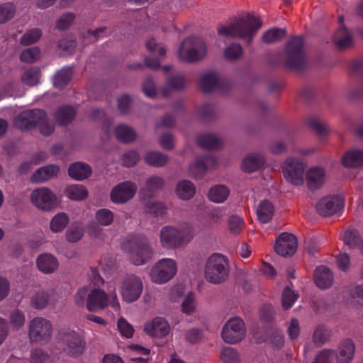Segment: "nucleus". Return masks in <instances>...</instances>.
<instances>
[{
	"mask_svg": "<svg viewBox=\"0 0 363 363\" xmlns=\"http://www.w3.org/2000/svg\"><path fill=\"white\" fill-rule=\"evenodd\" d=\"M146 48L152 54H157L161 57L166 55V48L162 43H159L155 38H150L145 42Z\"/></svg>",
	"mask_w": 363,
	"mask_h": 363,
	"instance_id": "obj_57",
	"label": "nucleus"
},
{
	"mask_svg": "<svg viewBox=\"0 0 363 363\" xmlns=\"http://www.w3.org/2000/svg\"><path fill=\"white\" fill-rule=\"evenodd\" d=\"M143 160L148 166L160 168L165 167L168 164L169 157L167 155L160 151L148 150L145 153Z\"/></svg>",
	"mask_w": 363,
	"mask_h": 363,
	"instance_id": "obj_24",
	"label": "nucleus"
},
{
	"mask_svg": "<svg viewBox=\"0 0 363 363\" xmlns=\"http://www.w3.org/2000/svg\"><path fill=\"white\" fill-rule=\"evenodd\" d=\"M286 35V30L274 28L264 33L262 36V40L265 44H271L281 40Z\"/></svg>",
	"mask_w": 363,
	"mask_h": 363,
	"instance_id": "obj_44",
	"label": "nucleus"
},
{
	"mask_svg": "<svg viewBox=\"0 0 363 363\" xmlns=\"http://www.w3.org/2000/svg\"><path fill=\"white\" fill-rule=\"evenodd\" d=\"M42 36V30L39 28H33L28 30L21 38L20 44L28 46L37 43Z\"/></svg>",
	"mask_w": 363,
	"mask_h": 363,
	"instance_id": "obj_50",
	"label": "nucleus"
},
{
	"mask_svg": "<svg viewBox=\"0 0 363 363\" xmlns=\"http://www.w3.org/2000/svg\"><path fill=\"white\" fill-rule=\"evenodd\" d=\"M335 351L330 349H325L319 352L312 363H332Z\"/></svg>",
	"mask_w": 363,
	"mask_h": 363,
	"instance_id": "obj_64",
	"label": "nucleus"
},
{
	"mask_svg": "<svg viewBox=\"0 0 363 363\" xmlns=\"http://www.w3.org/2000/svg\"><path fill=\"white\" fill-rule=\"evenodd\" d=\"M262 23L259 18L254 16L252 13L235 18L233 21L226 26H220L218 28L219 35L240 38L251 45L254 36L262 27Z\"/></svg>",
	"mask_w": 363,
	"mask_h": 363,
	"instance_id": "obj_1",
	"label": "nucleus"
},
{
	"mask_svg": "<svg viewBox=\"0 0 363 363\" xmlns=\"http://www.w3.org/2000/svg\"><path fill=\"white\" fill-rule=\"evenodd\" d=\"M284 65L290 70L301 73L306 69V57L304 52V39L294 36L285 45Z\"/></svg>",
	"mask_w": 363,
	"mask_h": 363,
	"instance_id": "obj_2",
	"label": "nucleus"
},
{
	"mask_svg": "<svg viewBox=\"0 0 363 363\" xmlns=\"http://www.w3.org/2000/svg\"><path fill=\"white\" fill-rule=\"evenodd\" d=\"M304 172L303 163L296 159H287L282 169L284 177L287 182L296 186L303 184Z\"/></svg>",
	"mask_w": 363,
	"mask_h": 363,
	"instance_id": "obj_13",
	"label": "nucleus"
},
{
	"mask_svg": "<svg viewBox=\"0 0 363 363\" xmlns=\"http://www.w3.org/2000/svg\"><path fill=\"white\" fill-rule=\"evenodd\" d=\"M145 331L151 337H165L169 333V325L165 318L156 317L151 323L145 324Z\"/></svg>",
	"mask_w": 363,
	"mask_h": 363,
	"instance_id": "obj_19",
	"label": "nucleus"
},
{
	"mask_svg": "<svg viewBox=\"0 0 363 363\" xmlns=\"http://www.w3.org/2000/svg\"><path fill=\"white\" fill-rule=\"evenodd\" d=\"M274 213V207L272 202L267 199L260 202L257 207V218L262 223L269 222L273 217Z\"/></svg>",
	"mask_w": 363,
	"mask_h": 363,
	"instance_id": "obj_35",
	"label": "nucleus"
},
{
	"mask_svg": "<svg viewBox=\"0 0 363 363\" xmlns=\"http://www.w3.org/2000/svg\"><path fill=\"white\" fill-rule=\"evenodd\" d=\"M145 203V211L154 217L162 216L166 213L167 206L160 201H150L147 199Z\"/></svg>",
	"mask_w": 363,
	"mask_h": 363,
	"instance_id": "obj_43",
	"label": "nucleus"
},
{
	"mask_svg": "<svg viewBox=\"0 0 363 363\" xmlns=\"http://www.w3.org/2000/svg\"><path fill=\"white\" fill-rule=\"evenodd\" d=\"M167 85L172 89L182 91L186 86L185 77L180 74H171L167 79Z\"/></svg>",
	"mask_w": 363,
	"mask_h": 363,
	"instance_id": "obj_53",
	"label": "nucleus"
},
{
	"mask_svg": "<svg viewBox=\"0 0 363 363\" xmlns=\"http://www.w3.org/2000/svg\"><path fill=\"white\" fill-rule=\"evenodd\" d=\"M177 196L184 201L190 200L196 194V186L189 180L179 181L175 189Z\"/></svg>",
	"mask_w": 363,
	"mask_h": 363,
	"instance_id": "obj_32",
	"label": "nucleus"
},
{
	"mask_svg": "<svg viewBox=\"0 0 363 363\" xmlns=\"http://www.w3.org/2000/svg\"><path fill=\"white\" fill-rule=\"evenodd\" d=\"M36 264L38 269L45 274L53 273L59 266L57 258L48 253L39 255Z\"/></svg>",
	"mask_w": 363,
	"mask_h": 363,
	"instance_id": "obj_26",
	"label": "nucleus"
},
{
	"mask_svg": "<svg viewBox=\"0 0 363 363\" xmlns=\"http://www.w3.org/2000/svg\"><path fill=\"white\" fill-rule=\"evenodd\" d=\"M223 363H239L238 352L232 347H225L221 351L220 355Z\"/></svg>",
	"mask_w": 363,
	"mask_h": 363,
	"instance_id": "obj_59",
	"label": "nucleus"
},
{
	"mask_svg": "<svg viewBox=\"0 0 363 363\" xmlns=\"http://www.w3.org/2000/svg\"><path fill=\"white\" fill-rule=\"evenodd\" d=\"M164 179L160 176H152L146 180L145 187L140 190V198L143 201L152 199L157 191L162 189Z\"/></svg>",
	"mask_w": 363,
	"mask_h": 363,
	"instance_id": "obj_21",
	"label": "nucleus"
},
{
	"mask_svg": "<svg viewBox=\"0 0 363 363\" xmlns=\"http://www.w3.org/2000/svg\"><path fill=\"white\" fill-rule=\"evenodd\" d=\"M330 335L331 331L323 325H320L313 333V342L321 345L329 340Z\"/></svg>",
	"mask_w": 363,
	"mask_h": 363,
	"instance_id": "obj_52",
	"label": "nucleus"
},
{
	"mask_svg": "<svg viewBox=\"0 0 363 363\" xmlns=\"http://www.w3.org/2000/svg\"><path fill=\"white\" fill-rule=\"evenodd\" d=\"M50 296L44 291L35 294L31 298V304L35 309L45 308L49 303Z\"/></svg>",
	"mask_w": 363,
	"mask_h": 363,
	"instance_id": "obj_54",
	"label": "nucleus"
},
{
	"mask_svg": "<svg viewBox=\"0 0 363 363\" xmlns=\"http://www.w3.org/2000/svg\"><path fill=\"white\" fill-rule=\"evenodd\" d=\"M137 191L135 184L132 182H121L111 191L110 198L114 203H124L130 200Z\"/></svg>",
	"mask_w": 363,
	"mask_h": 363,
	"instance_id": "obj_17",
	"label": "nucleus"
},
{
	"mask_svg": "<svg viewBox=\"0 0 363 363\" xmlns=\"http://www.w3.org/2000/svg\"><path fill=\"white\" fill-rule=\"evenodd\" d=\"M124 250L129 255L131 262L141 265L152 258V249L148 240L143 236H133L123 244Z\"/></svg>",
	"mask_w": 363,
	"mask_h": 363,
	"instance_id": "obj_3",
	"label": "nucleus"
},
{
	"mask_svg": "<svg viewBox=\"0 0 363 363\" xmlns=\"http://www.w3.org/2000/svg\"><path fill=\"white\" fill-rule=\"evenodd\" d=\"M142 91L147 96L154 98L157 95L156 85L151 76H147L142 83Z\"/></svg>",
	"mask_w": 363,
	"mask_h": 363,
	"instance_id": "obj_58",
	"label": "nucleus"
},
{
	"mask_svg": "<svg viewBox=\"0 0 363 363\" xmlns=\"http://www.w3.org/2000/svg\"><path fill=\"white\" fill-rule=\"evenodd\" d=\"M265 163V159L261 155H250L242 162V169L245 172L252 173L262 168Z\"/></svg>",
	"mask_w": 363,
	"mask_h": 363,
	"instance_id": "obj_30",
	"label": "nucleus"
},
{
	"mask_svg": "<svg viewBox=\"0 0 363 363\" xmlns=\"http://www.w3.org/2000/svg\"><path fill=\"white\" fill-rule=\"evenodd\" d=\"M229 275V266L227 258L219 254L212 255L206 264L205 277L215 284L225 282Z\"/></svg>",
	"mask_w": 363,
	"mask_h": 363,
	"instance_id": "obj_4",
	"label": "nucleus"
},
{
	"mask_svg": "<svg viewBox=\"0 0 363 363\" xmlns=\"http://www.w3.org/2000/svg\"><path fill=\"white\" fill-rule=\"evenodd\" d=\"M342 164L347 168L363 166V150L353 149L347 152L342 158Z\"/></svg>",
	"mask_w": 363,
	"mask_h": 363,
	"instance_id": "obj_29",
	"label": "nucleus"
},
{
	"mask_svg": "<svg viewBox=\"0 0 363 363\" xmlns=\"http://www.w3.org/2000/svg\"><path fill=\"white\" fill-rule=\"evenodd\" d=\"M60 172L57 164H50L38 168L30 177L31 183L45 182L57 177Z\"/></svg>",
	"mask_w": 363,
	"mask_h": 363,
	"instance_id": "obj_18",
	"label": "nucleus"
},
{
	"mask_svg": "<svg viewBox=\"0 0 363 363\" xmlns=\"http://www.w3.org/2000/svg\"><path fill=\"white\" fill-rule=\"evenodd\" d=\"M107 294L102 290H91L87 297L86 307L90 311L104 308L107 306Z\"/></svg>",
	"mask_w": 363,
	"mask_h": 363,
	"instance_id": "obj_23",
	"label": "nucleus"
},
{
	"mask_svg": "<svg viewBox=\"0 0 363 363\" xmlns=\"http://www.w3.org/2000/svg\"><path fill=\"white\" fill-rule=\"evenodd\" d=\"M96 218L102 225H109L113 221V213L108 209L103 208L96 211Z\"/></svg>",
	"mask_w": 363,
	"mask_h": 363,
	"instance_id": "obj_62",
	"label": "nucleus"
},
{
	"mask_svg": "<svg viewBox=\"0 0 363 363\" xmlns=\"http://www.w3.org/2000/svg\"><path fill=\"white\" fill-rule=\"evenodd\" d=\"M313 279L316 286L320 289L330 288L334 281L332 271L325 265L319 266L315 269Z\"/></svg>",
	"mask_w": 363,
	"mask_h": 363,
	"instance_id": "obj_22",
	"label": "nucleus"
},
{
	"mask_svg": "<svg viewBox=\"0 0 363 363\" xmlns=\"http://www.w3.org/2000/svg\"><path fill=\"white\" fill-rule=\"evenodd\" d=\"M69 221V218L66 213H58L50 220V230L54 233L62 232L68 225Z\"/></svg>",
	"mask_w": 363,
	"mask_h": 363,
	"instance_id": "obj_39",
	"label": "nucleus"
},
{
	"mask_svg": "<svg viewBox=\"0 0 363 363\" xmlns=\"http://www.w3.org/2000/svg\"><path fill=\"white\" fill-rule=\"evenodd\" d=\"M297 238L292 233H282L276 239L274 251L281 257H291L296 252Z\"/></svg>",
	"mask_w": 363,
	"mask_h": 363,
	"instance_id": "obj_15",
	"label": "nucleus"
},
{
	"mask_svg": "<svg viewBox=\"0 0 363 363\" xmlns=\"http://www.w3.org/2000/svg\"><path fill=\"white\" fill-rule=\"evenodd\" d=\"M355 352V345L351 339L342 340L339 346V352L337 354V363H350Z\"/></svg>",
	"mask_w": 363,
	"mask_h": 363,
	"instance_id": "obj_25",
	"label": "nucleus"
},
{
	"mask_svg": "<svg viewBox=\"0 0 363 363\" xmlns=\"http://www.w3.org/2000/svg\"><path fill=\"white\" fill-rule=\"evenodd\" d=\"M92 167L84 162H74L71 163L67 169L68 176L76 181H83L92 174Z\"/></svg>",
	"mask_w": 363,
	"mask_h": 363,
	"instance_id": "obj_20",
	"label": "nucleus"
},
{
	"mask_svg": "<svg viewBox=\"0 0 363 363\" xmlns=\"http://www.w3.org/2000/svg\"><path fill=\"white\" fill-rule=\"evenodd\" d=\"M306 180L308 187L313 191L320 188L325 181V170L320 167L312 168L307 172Z\"/></svg>",
	"mask_w": 363,
	"mask_h": 363,
	"instance_id": "obj_27",
	"label": "nucleus"
},
{
	"mask_svg": "<svg viewBox=\"0 0 363 363\" xmlns=\"http://www.w3.org/2000/svg\"><path fill=\"white\" fill-rule=\"evenodd\" d=\"M66 196L71 200L83 201L89 195L87 189L81 184H73L67 187L65 190Z\"/></svg>",
	"mask_w": 363,
	"mask_h": 363,
	"instance_id": "obj_38",
	"label": "nucleus"
},
{
	"mask_svg": "<svg viewBox=\"0 0 363 363\" xmlns=\"http://www.w3.org/2000/svg\"><path fill=\"white\" fill-rule=\"evenodd\" d=\"M72 77L71 67H64L59 70L53 77V84L56 88L62 89L66 86Z\"/></svg>",
	"mask_w": 363,
	"mask_h": 363,
	"instance_id": "obj_40",
	"label": "nucleus"
},
{
	"mask_svg": "<svg viewBox=\"0 0 363 363\" xmlns=\"http://www.w3.org/2000/svg\"><path fill=\"white\" fill-rule=\"evenodd\" d=\"M344 207L343 199L337 195L325 196L321 199L315 206L319 215L328 217L331 216Z\"/></svg>",
	"mask_w": 363,
	"mask_h": 363,
	"instance_id": "obj_16",
	"label": "nucleus"
},
{
	"mask_svg": "<svg viewBox=\"0 0 363 363\" xmlns=\"http://www.w3.org/2000/svg\"><path fill=\"white\" fill-rule=\"evenodd\" d=\"M52 330L49 320L36 317L30 322L28 337L32 342L48 343L51 339Z\"/></svg>",
	"mask_w": 363,
	"mask_h": 363,
	"instance_id": "obj_8",
	"label": "nucleus"
},
{
	"mask_svg": "<svg viewBox=\"0 0 363 363\" xmlns=\"http://www.w3.org/2000/svg\"><path fill=\"white\" fill-rule=\"evenodd\" d=\"M115 135L121 143H131L137 138V133L134 129L125 124H119L116 127Z\"/></svg>",
	"mask_w": 363,
	"mask_h": 363,
	"instance_id": "obj_31",
	"label": "nucleus"
},
{
	"mask_svg": "<svg viewBox=\"0 0 363 363\" xmlns=\"http://www.w3.org/2000/svg\"><path fill=\"white\" fill-rule=\"evenodd\" d=\"M213 160L215 162L213 158H211L208 156H203L197 157L194 164L190 167V173L194 178H201L204 175L206 172V163L210 160Z\"/></svg>",
	"mask_w": 363,
	"mask_h": 363,
	"instance_id": "obj_41",
	"label": "nucleus"
},
{
	"mask_svg": "<svg viewBox=\"0 0 363 363\" xmlns=\"http://www.w3.org/2000/svg\"><path fill=\"white\" fill-rule=\"evenodd\" d=\"M143 290L141 279L134 274L128 275L122 281L121 294L124 301L132 303L137 301Z\"/></svg>",
	"mask_w": 363,
	"mask_h": 363,
	"instance_id": "obj_10",
	"label": "nucleus"
},
{
	"mask_svg": "<svg viewBox=\"0 0 363 363\" xmlns=\"http://www.w3.org/2000/svg\"><path fill=\"white\" fill-rule=\"evenodd\" d=\"M196 144L206 150H218L222 146L221 140L213 135L206 134L200 135L196 140Z\"/></svg>",
	"mask_w": 363,
	"mask_h": 363,
	"instance_id": "obj_37",
	"label": "nucleus"
},
{
	"mask_svg": "<svg viewBox=\"0 0 363 363\" xmlns=\"http://www.w3.org/2000/svg\"><path fill=\"white\" fill-rule=\"evenodd\" d=\"M30 200L37 209L43 212H52L60 204L57 195L48 187H40L33 190Z\"/></svg>",
	"mask_w": 363,
	"mask_h": 363,
	"instance_id": "obj_7",
	"label": "nucleus"
},
{
	"mask_svg": "<svg viewBox=\"0 0 363 363\" xmlns=\"http://www.w3.org/2000/svg\"><path fill=\"white\" fill-rule=\"evenodd\" d=\"M40 49L37 46H34L23 50L21 52L19 58L23 63L33 64L40 60Z\"/></svg>",
	"mask_w": 363,
	"mask_h": 363,
	"instance_id": "obj_45",
	"label": "nucleus"
},
{
	"mask_svg": "<svg viewBox=\"0 0 363 363\" xmlns=\"http://www.w3.org/2000/svg\"><path fill=\"white\" fill-rule=\"evenodd\" d=\"M246 334L245 324L239 317L228 320L222 330V338L228 344H236L242 341Z\"/></svg>",
	"mask_w": 363,
	"mask_h": 363,
	"instance_id": "obj_9",
	"label": "nucleus"
},
{
	"mask_svg": "<svg viewBox=\"0 0 363 363\" xmlns=\"http://www.w3.org/2000/svg\"><path fill=\"white\" fill-rule=\"evenodd\" d=\"M243 50L240 44L232 43L225 50L224 55L229 61H235L242 57Z\"/></svg>",
	"mask_w": 363,
	"mask_h": 363,
	"instance_id": "obj_55",
	"label": "nucleus"
},
{
	"mask_svg": "<svg viewBox=\"0 0 363 363\" xmlns=\"http://www.w3.org/2000/svg\"><path fill=\"white\" fill-rule=\"evenodd\" d=\"M75 19V15L72 12H66L62 14L57 20L55 23V28L64 31L68 30Z\"/></svg>",
	"mask_w": 363,
	"mask_h": 363,
	"instance_id": "obj_51",
	"label": "nucleus"
},
{
	"mask_svg": "<svg viewBox=\"0 0 363 363\" xmlns=\"http://www.w3.org/2000/svg\"><path fill=\"white\" fill-rule=\"evenodd\" d=\"M45 117V111L40 108H33L21 112L14 119V126L20 130L35 129L39 121Z\"/></svg>",
	"mask_w": 363,
	"mask_h": 363,
	"instance_id": "obj_11",
	"label": "nucleus"
},
{
	"mask_svg": "<svg viewBox=\"0 0 363 363\" xmlns=\"http://www.w3.org/2000/svg\"><path fill=\"white\" fill-rule=\"evenodd\" d=\"M221 84L222 82L213 72L204 74L200 79L201 89L204 93H210L216 89H219Z\"/></svg>",
	"mask_w": 363,
	"mask_h": 363,
	"instance_id": "obj_33",
	"label": "nucleus"
},
{
	"mask_svg": "<svg viewBox=\"0 0 363 363\" xmlns=\"http://www.w3.org/2000/svg\"><path fill=\"white\" fill-rule=\"evenodd\" d=\"M298 298V294H295L289 286L284 288L281 294V304L284 310L291 308L293 303Z\"/></svg>",
	"mask_w": 363,
	"mask_h": 363,
	"instance_id": "obj_56",
	"label": "nucleus"
},
{
	"mask_svg": "<svg viewBox=\"0 0 363 363\" xmlns=\"http://www.w3.org/2000/svg\"><path fill=\"white\" fill-rule=\"evenodd\" d=\"M343 240L344 243L351 249L360 247L362 243L360 233L354 228H349L345 230Z\"/></svg>",
	"mask_w": 363,
	"mask_h": 363,
	"instance_id": "obj_42",
	"label": "nucleus"
},
{
	"mask_svg": "<svg viewBox=\"0 0 363 363\" xmlns=\"http://www.w3.org/2000/svg\"><path fill=\"white\" fill-rule=\"evenodd\" d=\"M333 40L339 50H345L352 44V37L345 26L337 29Z\"/></svg>",
	"mask_w": 363,
	"mask_h": 363,
	"instance_id": "obj_34",
	"label": "nucleus"
},
{
	"mask_svg": "<svg viewBox=\"0 0 363 363\" xmlns=\"http://www.w3.org/2000/svg\"><path fill=\"white\" fill-rule=\"evenodd\" d=\"M230 194V189L223 184H218L211 187L208 192V198L214 203L224 202Z\"/></svg>",
	"mask_w": 363,
	"mask_h": 363,
	"instance_id": "obj_36",
	"label": "nucleus"
},
{
	"mask_svg": "<svg viewBox=\"0 0 363 363\" xmlns=\"http://www.w3.org/2000/svg\"><path fill=\"white\" fill-rule=\"evenodd\" d=\"M266 333L269 334L270 342L273 347L281 348L284 344V337L281 332L272 326L266 327Z\"/></svg>",
	"mask_w": 363,
	"mask_h": 363,
	"instance_id": "obj_49",
	"label": "nucleus"
},
{
	"mask_svg": "<svg viewBox=\"0 0 363 363\" xmlns=\"http://www.w3.org/2000/svg\"><path fill=\"white\" fill-rule=\"evenodd\" d=\"M160 241L164 247L175 249L189 242V239L186 240L184 233L177 228L167 225L160 231Z\"/></svg>",
	"mask_w": 363,
	"mask_h": 363,
	"instance_id": "obj_14",
	"label": "nucleus"
},
{
	"mask_svg": "<svg viewBox=\"0 0 363 363\" xmlns=\"http://www.w3.org/2000/svg\"><path fill=\"white\" fill-rule=\"evenodd\" d=\"M77 114L76 109L70 106L60 107L55 113L54 118L60 126L69 125L74 119Z\"/></svg>",
	"mask_w": 363,
	"mask_h": 363,
	"instance_id": "obj_28",
	"label": "nucleus"
},
{
	"mask_svg": "<svg viewBox=\"0 0 363 363\" xmlns=\"http://www.w3.org/2000/svg\"><path fill=\"white\" fill-rule=\"evenodd\" d=\"M244 221L238 216H231L228 219V228L231 233L238 235L242 230Z\"/></svg>",
	"mask_w": 363,
	"mask_h": 363,
	"instance_id": "obj_63",
	"label": "nucleus"
},
{
	"mask_svg": "<svg viewBox=\"0 0 363 363\" xmlns=\"http://www.w3.org/2000/svg\"><path fill=\"white\" fill-rule=\"evenodd\" d=\"M57 335L59 340L65 345L63 350L69 356L78 357L84 353L86 342L74 330L70 328L60 329L58 331Z\"/></svg>",
	"mask_w": 363,
	"mask_h": 363,
	"instance_id": "obj_6",
	"label": "nucleus"
},
{
	"mask_svg": "<svg viewBox=\"0 0 363 363\" xmlns=\"http://www.w3.org/2000/svg\"><path fill=\"white\" fill-rule=\"evenodd\" d=\"M41 75V70L38 67L28 69L22 76L23 84L28 86H35L38 84Z\"/></svg>",
	"mask_w": 363,
	"mask_h": 363,
	"instance_id": "obj_48",
	"label": "nucleus"
},
{
	"mask_svg": "<svg viewBox=\"0 0 363 363\" xmlns=\"http://www.w3.org/2000/svg\"><path fill=\"white\" fill-rule=\"evenodd\" d=\"M37 126L39 128L40 133L45 137L51 135L55 131V125L50 121L46 112L45 117L39 121Z\"/></svg>",
	"mask_w": 363,
	"mask_h": 363,
	"instance_id": "obj_60",
	"label": "nucleus"
},
{
	"mask_svg": "<svg viewBox=\"0 0 363 363\" xmlns=\"http://www.w3.org/2000/svg\"><path fill=\"white\" fill-rule=\"evenodd\" d=\"M66 239L69 242H77L84 235V230L79 223L74 222L71 224L66 231Z\"/></svg>",
	"mask_w": 363,
	"mask_h": 363,
	"instance_id": "obj_47",
	"label": "nucleus"
},
{
	"mask_svg": "<svg viewBox=\"0 0 363 363\" xmlns=\"http://www.w3.org/2000/svg\"><path fill=\"white\" fill-rule=\"evenodd\" d=\"M176 272V262L172 259H163L152 269L150 276L154 282L162 284L169 281Z\"/></svg>",
	"mask_w": 363,
	"mask_h": 363,
	"instance_id": "obj_12",
	"label": "nucleus"
},
{
	"mask_svg": "<svg viewBox=\"0 0 363 363\" xmlns=\"http://www.w3.org/2000/svg\"><path fill=\"white\" fill-rule=\"evenodd\" d=\"M207 54L206 43L201 38L190 37L182 43L178 55L187 62H197L202 60Z\"/></svg>",
	"mask_w": 363,
	"mask_h": 363,
	"instance_id": "obj_5",
	"label": "nucleus"
},
{
	"mask_svg": "<svg viewBox=\"0 0 363 363\" xmlns=\"http://www.w3.org/2000/svg\"><path fill=\"white\" fill-rule=\"evenodd\" d=\"M140 160V155L136 150H130L122 157L123 165L126 167L135 166Z\"/></svg>",
	"mask_w": 363,
	"mask_h": 363,
	"instance_id": "obj_61",
	"label": "nucleus"
},
{
	"mask_svg": "<svg viewBox=\"0 0 363 363\" xmlns=\"http://www.w3.org/2000/svg\"><path fill=\"white\" fill-rule=\"evenodd\" d=\"M16 12V6L13 2H6L0 4V24L11 20Z\"/></svg>",
	"mask_w": 363,
	"mask_h": 363,
	"instance_id": "obj_46",
	"label": "nucleus"
}]
</instances>
